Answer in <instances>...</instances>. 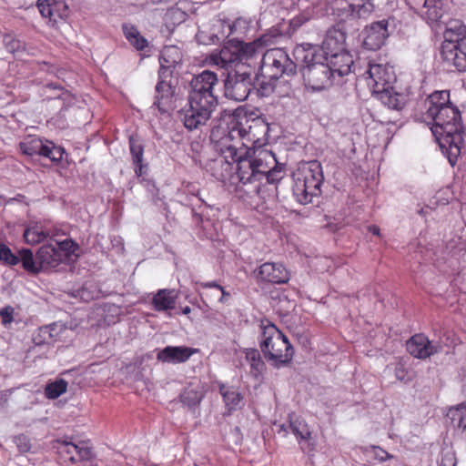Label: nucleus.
Wrapping results in <instances>:
<instances>
[{
	"instance_id": "473e14b6",
	"label": "nucleus",
	"mask_w": 466,
	"mask_h": 466,
	"mask_svg": "<svg viewBox=\"0 0 466 466\" xmlns=\"http://www.w3.org/2000/svg\"><path fill=\"white\" fill-rule=\"evenodd\" d=\"M67 381L60 379L46 385L45 394L48 399H56L67 390Z\"/></svg>"
},
{
	"instance_id": "393cba45",
	"label": "nucleus",
	"mask_w": 466,
	"mask_h": 466,
	"mask_svg": "<svg viewBox=\"0 0 466 466\" xmlns=\"http://www.w3.org/2000/svg\"><path fill=\"white\" fill-rule=\"evenodd\" d=\"M176 298L174 289H160L153 297L152 304L157 311L172 309L176 305Z\"/></svg>"
},
{
	"instance_id": "f704fd0d",
	"label": "nucleus",
	"mask_w": 466,
	"mask_h": 466,
	"mask_svg": "<svg viewBox=\"0 0 466 466\" xmlns=\"http://www.w3.org/2000/svg\"><path fill=\"white\" fill-rule=\"evenodd\" d=\"M451 419L457 422V426L463 430L466 429V402L461 403L456 408L451 409Z\"/></svg>"
},
{
	"instance_id": "58836bf2",
	"label": "nucleus",
	"mask_w": 466,
	"mask_h": 466,
	"mask_svg": "<svg viewBox=\"0 0 466 466\" xmlns=\"http://www.w3.org/2000/svg\"><path fill=\"white\" fill-rule=\"evenodd\" d=\"M129 144H130V152L132 155L133 162L136 165L139 166V168L141 169V162L143 159V152H144L143 147L133 137H130Z\"/></svg>"
},
{
	"instance_id": "bb28decb",
	"label": "nucleus",
	"mask_w": 466,
	"mask_h": 466,
	"mask_svg": "<svg viewBox=\"0 0 466 466\" xmlns=\"http://www.w3.org/2000/svg\"><path fill=\"white\" fill-rule=\"evenodd\" d=\"M289 428L300 443L310 444L311 432L304 420L300 418H290Z\"/></svg>"
},
{
	"instance_id": "79ce46f5",
	"label": "nucleus",
	"mask_w": 466,
	"mask_h": 466,
	"mask_svg": "<svg viewBox=\"0 0 466 466\" xmlns=\"http://www.w3.org/2000/svg\"><path fill=\"white\" fill-rule=\"evenodd\" d=\"M14 309L12 307H5L0 310L2 323L7 325L13 321Z\"/></svg>"
},
{
	"instance_id": "13d9d810",
	"label": "nucleus",
	"mask_w": 466,
	"mask_h": 466,
	"mask_svg": "<svg viewBox=\"0 0 466 466\" xmlns=\"http://www.w3.org/2000/svg\"><path fill=\"white\" fill-rule=\"evenodd\" d=\"M46 88H48V89H57V87L56 86H54L53 84L47 85Z\"/></svg>"
},
{
	"instance_id": "20e7f679",
	"label": "nucleus",
	"mask_w": 466,
	"mask_h": 466,
	"mask_svg": "<svg viewBox=\"0 0 466 466\" xmlns=\"http://www.w3.org/2000/svg\"><path fill=\"white\" fill-rule=\"evenodd\" d=\"M261 329L260 348L265 358L276 367L288 364L293 358L294 350L287 337L268 320L261 322Z\"/></svg>"
},
{
	"instance_id": "c756f323",
	"label": "nucleus",
	"mask_w": 466,
	"mask_h": 466,
	"mask_svg": "<svg viewBox=\"0 0 466 466\" xmlns=\"http://www.w3.org/2000/svg\"><path fill=\"white\" fill-rule=\"evenodd\" d=\"M332 8L333 14L338 16L339 22L355 19L350 0H335Z\"/></svg>"
},
{
	"instance_id": "9b49d317",
	"label": "nucleus",
	"mask_w": 466,
	"mask_h": 466,
	"mask_svg": "<svg viewBox=\"0 0 466 466\" xmlns=\"http://www.w3.org/2000/svg\"><path fill=\"white\" fill-rule=\"evenodd\" d=\"M20 149L23 154L27 156L39 155L48 157L53 162H59L64 154V149L55 146L53 142L43 141L38 137H29L21 142Z\"/></svg>"
},
{
	"instance_id": "603ef678",
	"label": "nucleus",
	"mask_w": 466,
	"mask_h": 466,
	"mask_svg": "<svg viewBox=\"0 0 466 466\" xmlns=\"http://www.w3.org/2000/svg\"><path fill=\"white\" fill-rule=\"evenodd\" d=\"M242 24H245V21L242 19H237L231 25H229L230 33L233 34L237 31L238 26H240Z\"/></svg>"
},
{
	"instance_id": "de8ad7c7",
	"label": "nucleus",
	"mask_w": 466,
	"mask_h": 466,
	"mask_svg": "<svg viewBox=\"0 0 466 466\" xmlns=\"http://www.w3.org/2000/svg\"><path fill=\"white\" fill-rule=\"evenodd\" d=\"M395 375L398 380L401 381H409L410 378L408 376L407 371L405 370L402 365H397L395 369Z\"/></svg>"
},
{
	"instance_id": "0eeeda50",
	"label": "nucleus",
	"mask_w": 466,
	"mask_h": 466,
	"mask_svg": "<svg viewBox=\"0 0 466 466\" xmlns=\"http://www.w3.org/2000/svg\"><path fill=\"white\" fill-rule=\"evenodd\" d=\"M323 182L322 167L318 161L309 162L297 175L293 194L301 204L311 202L312 198L320 194Z\"/></svg>"
},
{
	"instance_id": "a878e982",
	"label": "nucleus",
	"mask_w": 466,
	"mask_h": 466,
	"mask_svg": "<svg viewBox=\"0 0 466 466\" xmlns=\"http://www.w3.org/2000/svg\"><path fill=\"white\" fill-rule=\"evenodd\" d=\"M245 358L249 364L251 376L258 378L265 370V363L259 351L255 349H247L245 350Z\"/></svg>"
},
{
	"instance_id": "864d4df0",
	"label": "nucleus",
	"mask_w": 466,
	"mask_h": 466,
	"mask_svg": "<svg viewBox=\"0 0 466 466\" xmlns=\"http://www.w3.org/2000/svg\"><path fill=\"white\" fill-rule=\"evenodd\" d=\"M376 456L380 460V461H385L387 458H390V456L384 451L382 450H379L378 452H376Z\"/></svg>"
},
{
	"instance_id": "f257e3e1",
	"label": "nucleus",
	"mask_w": 466,
	"mask_h": 466,
	"mask_svg": "<svg viewBox=\"0 0 466 466\" xmlns=\"http://www.w3.org/2000/svg\"><path fill=\"white\" fill-rule=\"evenodd\" d=\"M267 127L255 118L246 116L232 118L228 129L214 127L210 139L214 149L221 156L215 165L224 167L218 178H226L231 172V165L237 164V176L243 184L266 178L276 183L283 178V167L278 164L275 155L262 148Z\"/></svg>"
},
{
	"instance_id": "e433bc0d",
	"label": "nucleus",
	"mask_w": 466,
	"mask_h": 466,
	"mask_svg": "<svg viewBox=\"0 0 466 466\" xmlns=\"http://www.w3.org/2000/svg\"><path fill=\"white\" fill-rule=\"evenodd\" d=\"M187 14L178 7H171L165 14V21L167 25H175L185 21Z\"/></svg>"
},
{
	"instance_id": "412c9836",
	"label": "nucleus",
	"mask_w": 466,
	"mask_h": 466,
	"mask_svg": "<svg viewBox=\"0 0 466 466\" xmlns=\"http://www.w3.org/2000/svg\"><path fill=\"white\" fill-rule=\"evenodd\" d=\"M324 58L327 61L326 63L329 64L332 74L334 75V73H338L340 76L348 75L354 63L352 56L347 51V49L336 53L328 58Z\"/></svg>"
},
{
	"instance_id": "b1692460",
	"label": "nucleus",
	"mask_w": 466,
	"mask_h": 466,
	"mask_svg": "<svg viewBox=\"0 0 466 466\" xmlns=\"http://www.w3.org/2000/svg\"><path fill=\"white\" fill-rule=\"evenodd\" d=\"M376 95L382 104L391 109L400 110L406 104V96L396 92L391 86Z\"/></svg>"
},
{
	"instance_id": "ddd939ff",
	"label": "nucleus",
	"mask_w": 466,
	"mask_h": 466,
	"mask_svg": "<svg viewBox=\"0 0 466 466\" xmlns=\"http://www.w3.org/2000/svg\"><path fill=\"white\" fill-rule=\"evenodd\" d=\"M368 85L374 94L389 88L395 81V76L392 68L382 64H370Z\"/></svg>"
},
{
	"instance_id": "f03ea898",
	"label": "nucleus",
	"mask_w": 466,
	"mask_h": 466,
	"mask_svg": "<svg viewBox=\"0 0 466 466\" xmlns=\"http://www.w3.org/2000/svg\"><path fill=\"white\" fill-rule=\"evenodd\" d=\"M426 118L431 119V130L449 162L454 166L463 144L462 126L459 110L450 103L447 90L436 91L427 98Z\"/></svg>"
},
{
	"instance_id": "6e6552de",
	"label": "nucleus",
	"mask_w": 466,
	"mask_h": 466,
	"mask_svg": "<svg viewBox=\"0 0 466 466\" xmlns=\"http://www.w3.org/2000/svg\"><path fill=\"white\" fill-rule=\"evenodd\" d=\"M218 86L217 74L205 70L195 76L190 82L188 99L217 106L218 99L215 94L216 86Z\"/></svg>"
},
{
	"instance_id": "5fc2aeb1",
	"label": "nucleus",
	"mask_w": 466,
	"mask_h": 466,
	"mask_svg": "<svg viewBox=\"0 0 466 466\" xmlns=\"http://www.w3.org/2000/svg\"><path fill=\"white\" fill-rule=\"evenodd\" d=\"M369 230L374 235H380V228L377 226H370Z\"/></svg>"
},
{
	"instance_id": "f3484780",
	"label": "nucleus",
	"mask_w": 466,
	"mask_h": 466,
	"mask_svg": "<svg viewBox=\"0 0 466 466\" xmlns=\"http://www.w3.org/2000/svg\"><path fill=\"white\" fill-rule=\"evenodd\" d=\"M208 64L220 68L229 69L239 64L234 40L224 46L220 50L214 51L208 57Z\"/></svg>"
},
{
	"instance_id": "f8f14e48",
	"label": "nucleus",
	"mask_w": 466,
	"mask_h": 466,
	"mask_svg": "<svg viewBox=\"0 0 466 466\" xmlns=\"http://www.w3.org/2000/svg\"><path fill=\"white\" fill-rule=\"evenodd\" d=\"M251 86L250 73H228L224 84L225 96L236 101H244L248 98Z\"/></svg>"
},
{
	"instance_id": "c9c22d12",
	"label": "nucleus",
	"mask_w": 466,
	"mask_h": 466,
	"mask_svg": "<svg viewBox=\"0 0 466 466\" xmlns=\"http://www.w3.org/2000/svg\"><path fill=\"white\" fill-rule=\"evenodd\" d=\"M202 393L195 389H186L181 394V401L189 408L198 405L202 400Z\"/></svg>"
},
{
	"instance_id": "4468645a",
	"label": "nucleus",
	"mask_w": 466,
	"mask_h": 466,
	"mask_svg": "<svg viewBox=\"0 0 466 466\" xmlns=\"http://www.w3.org/2000/svg\"><path fill=\"white\" fill-rule=\"evenodd\" d=\"M439 342L431 341L423 334H416L407 341V350L410 355L417 359L429 358L441 350Z\"/></svg>"
},
{
	"instance_id": "7ed1b4c3",
	"label": "nucleus",
	"mask_w": 466,
	"mask_h": 466,
	"mask_svg": "<svg viewBox=\"0 0 466 466\" xmlns=\"http://www.w3.org/2000/svg\"><path fill=\"white\" fill-rule=\"evenodd\" d=\"M295 54L296 59L302 63L300 71L308 88L321 91L332 85V71L329 64L322 62L323 55L315 47H298Z\"/></svg>"
},
{
	"instance_id": "5701e85b",
	"label": "nucleus",
	"mask_w": 466,
	"mask_h": 466,
	"mask_svg": "<svg viewBox=\"0 0 466 466\" xmlns=\"http://www.w3.org/2000/svg\"><path fill=\"white\" fill-rule=\"evenodd\" d=\"M237 55L239 56V63L247 62L263 52V42L257 39L253 42L245 43L243 41L234 40Z\"/></svg>"
},
{
	"instance_id": "49530a36",
	"label": "nucleus",
	"mask_w": 466,
	"mask_h": 466,
	"mask_svg": "<svg viewBox=\"0 0 466 466\" xmlns=\"http://www.w3.org/2000/svg\"><path fill=\"white\" fill-rule=\"evenodd\" d=\"M57 244V250H60L62 254L63 251L74 252L73 247L75 246V243L71 239H66L58 242Z\"/></svg>"
},
{
	"instance_id": "6e6d98bb",
	"label": "nucleus",
	"mask_w": 466,
	"mask_h": 466,
	"mask_svg": "<svg viewBox=\"0 0 466 466\" xmlns=\"http://www.w3.org/2000/svg\"><path fill=\"white\" fill-rule=\"evenodd\" d=\"M196 38L198 39V41L201 44H207V42L205 41V39L203 38L202 36V33L201 32H198L197 35H196Z\"/></svg>"
},
{
	"instance_id": "2f4dec72",
	"label": "nucleus",
	"mask_w": 466,
	"mask_h": 466,
	"mask_svg": "<svg viewBox=\"0 0 466 466\" xmlns=\"http://www.w3.org/2000/svg\"><path fill=\"white\" fill-rule=\"evenodd\" d=\"M220 393L224 399L226 405L230 410L237 409L242 400L241 394L232 387H226L222 385L220 387Z\"/></svg>"
},
{
	"instance_id": "7c9ffc66",
	"label": "nucleus",
	"mask_w": 466,
	"mask_h": 466,
	"mask_svg": "<svg viewBox=\"0 0 466 466\" xmlns=\"http://www.w3.org/2000/svg\"><path fill=\"white\" fill-rule=\"evenodd\" d=\"M355 19L365 18L374 10L372 0H350Z\"/></svg>"
},
{
	"instance_id": "37998d69",
	"label": "nucleus",
	"mask_w": 466,
	"mask_h": 466,
	"mask_svg": "<svg viewBox=\"0 0 466 466\" xmlns=\"http://www.w3.org/2000/svg\"><path fill=\"white\" fill-rule=\"evenodd\" d=\"M202 287H204V288H215L218 291H220L221 292V297L219 298V301L220 302H225L226 301V298L229 297V293L225 291V289L220 285L217 284L216 282L203 283Z\"/></svg>"
},
{
	"instance_id": "8fccbe9b",
	"label": "nucleus",
	"mask_w": 466,
	"mask_h": 466,
	"mask_svg": "<svg viewBox=\"0 0 466 466\" xmlns=\"http://www.w3.org/2000/svg\"><path fill=\"white\" fill-rule=\"evenodd\" d=\"M59 91H60V94H58L56 96V99H59L64 102H66L68 105L74 101V97L72 96V95L69 92L62 90L60 88H59Z\"/></svg>"
},
{
	"instance_id": "a18cd8bd",
	"label": "nucleus",
	"mask_w": 466,
	"mask_h": 466,
	"mask_svg": "<svg viewBox=\"0 0 466 466\" xmlns=\"http://www.w3.org/2000/svg\"><path fill=\"white\" fill-rule=\"evenodd\" d=\"M5 41L6 48L10 53L15 54L19 51V48L21 46V43L19 40L10 39L9 41H7V38H5Z\"/></svg>"
},
{
	"instance_id": "aec40b11",
	"label": "nucleus",
	"mask_w": 466,
	"mask_h": 466,
	"mask_svg": "<svg viewBox=\"0 0 466 466\" xmlns=\"http://www.w3.org/2000/svg\"><path fill=\"white\" fill-rule=\"evenodd\" d=\"M257 275L262 281L276 284L286 283L289 279V272L284 266L273 262L262 264L258 268Z\"/></svg>"
},
{
	"instance_id": "423d86ee",
	"label": "nucleus",
	"mask_w": 466,
	"mask_h": 466,
	"mask_svg": "<svg viewBox=\"0 0 466 466\" xmlns=\"http://www.w3.org/2000/svg\"><path fill=\"white\" fill-rule=\"evenodd\" d=\"M182 54L180 49L176 46H165L160 55V70L159 81L156 86V100L154 105L160 111H164L173 96L171 85L167 81L171 76L172 70L181 62Z\"/></svg>"
},
{
	"instance_id": "1a4fd4ad",
	"label": "nucleus",
	"mask_w": 466,
	"mask_h": 466,
	"mask_svg": "<svg viewBox=\"0 0 466 466\" xmlns=\"http://www.w3.org/2000/svg\"><path fill=\"white\" fill-rule=\"evenodd\" d=\"M261 70L270 79H279L283 74H294L296 66L283 49L273 48L264 53Z\"/></svg>"
},
{
	"instance_id": "4d7b16f0",
	"label": "nucleus",
	"mask_w": 466,
	"mask_h": 466,
	"mask_svg": "<svg viewBox=\"0 0 466 466\" xmlns=\"http://www.w3.org/2000/svg\"><path fill=\"white\" fill-rule=\"evenodd\" d=\"M191 311L190 308L188 306L185 307L182 310L184 314H188Z\"/></svg>"
},
{
	"instance_id": "2eb2a0df",
	"label": "nucleus",
	"mask_w": 466,
	"mask_h": 466,
	"mask_svg": "<svg viewBox=\"0 0 466 466\" xmlns=\"http://www.w3.org/2000/svg\"><path fill=\"white\" fill-rule=\"evenodd\" d=\"M388 35L386 20L371 23L364 29L363 46L369 50H377L383 46Z\"/></svg>"
},
{
	"instance_id": "3c124183",
	"label": "nucleus",
	"mask_w": 466,
	"mask_h": 466,
	"mask_svg": "<svg viewBox=\"0 0 466 466\" xmlns=\"http://www.w3.org/2000/svg\"><path fill=\"white\" fill-rule=\"evenodd\" d=\"M274 86L270 83H262L260 85V91L263 96L268 95L270 92H273Z\"/></svg>"
},
{
	"instance_id": "6ab92c4d",
	"label": "nucleus",
	"mask_w": 466,
	"mask_h": 466,
	"mask_svg": "<svg viewBox=\"0 0 466 466\" xmlns=\"http://www.w3.org/2000/svg\"><path fill=\"white\" fill-rule=\"evenodd\" d=\"M198 351V349L186 346H167L158 351L157 359L165 363H183Z\"/></svg>"
},
{
	"instance_id": "cd10ccee",
	"label": "nucleus",
	"mask_w": 466,
	"mask_h": 466,
	"mask_svg": "<svg viewBox=\"0 0 466 466\" xmlns=\"http://www.w3.org/2000/svg\"><path fill=\"white\" fill-rule=\"evenodd\" d=\"M122 28L126 38L137 50H144L148 46L147 40L140 35L135 25L124 24Z\"/></svg>"
},
{
	"instance_id": "ea45409f",
	"label": "nucleus",
	"mask_w": 466,
	"mask_h": 466,
	"mask_svg": "<svg viewBox=\"0 0 466 466\" xmlns=\"http://www.w3.org/2000/svg\"><path fill=\"white\" fill-rule=\"evenodd\" d=\"M0 260L8 265H16L19 262V258L15 256L5 245L0 244Z\"/></svg>"
},
{
	"instance_id": "dca6fc26",
	"label": "nucleus",
	"mask_w": 466,
	"mask_h": 466,
	"mask_svg": "<svg viewBox=\"0 0 466 466\" xmlns=\"http://www.w3.org/2000/svg\"><path fill=\"white\" fill-rule=\"evenodd\" d=\"M56 449L61 456L67 457L72 462L77 460L89 461L93 458L92 449L86 441L75 444L67 441H57Z\"/></svg>"
},
{
	"instance_id": "a211bd4d",
	"label": "nucleus",
	"mask_w": 466,
	"mask_h": 466,
	"mask_svg": "<svg viewBox=\"0 0 466 466\" xmlns=\"http://www.w3.org/2000/svg\"><path fill=\"white\" fill-rule=\"evenodd\" d=\"M346 32L339 27H332L326 33L322 42V51L325 57L341 52L346 49Z\"/></svg>"
},
{
	"instance_id": "4c0bfd02",
	"label": "nucleus",
	"mask_w": 466,
	"mask_h": 466,
	"mask_svg": "<svg viewBox=\"0 0 466 466\" xmlns=\"http://www.w3.org/2000/svg\"><path fill=\"white\" fill-rule=\"evenodd\" d=\"M19 260H21L24 268L28 271L37 272L40 270L39 265L36 266L30 249H23L20 253Z\"/></svg>"
},
{
	"instance_id": "39448f33",
	"label": "nucleus",
	"mask_w": 466,
	"mask_h": 466,
	"mask_svg": "<svg viewBox=\"0 0 466 466\" xmlns=\"http://www.w3.org/2000/svg\"><path fill=\"white\" fill-rule=\"evenodd\" d=\"M441 55L442 59L459 71H466V25L451 22L444 33Z\"/></svg>"
},
{
	"instance_id": "09e8293b",
	"label": "nucleus",
	"mask_w": 466,
	"mask_h": 466,
	"mask_svg": "<svg viewBox=\"0 0 466 466\" xmlns=\"http://www.w3.org/2000/svg\"><path fill=\"white\" fill-rule=\"evenodd\" d=\"M63 5L60 3H52V17H49V21L56 23L57 18H61L62 15L59 12V7Z\"/></svg>"
},
{
	"instance_id": "c03bdc74",
	"label": "nucleus",
	"mask_w": 466,
	"mask_h": 466,
	"mask_svg": "<svg viewBox=\"0 0 466 466\" xmlns=\"http://www.w3.org/2000/svg\"><path fill=\"white\" fill-rule=\"evenodd\" d=\"M16 444L21 452H27L31 449L29 441L25 436L20 435L16 438Z\"/></svg>"
},
{
	"instance_id": "72a5a7b5",
	"label": "nucleus",
	"mask_w": 466,
	"mask_h": 466,
	"mask_svg": "<svg viewBox=\"0 0 466 466\" xmlns=\"http://www.w3.org/2000/svg\"><path fill=\"white\" fill-rule=\"evenodd\" d=\"M47 237V234L38 226L31 227L25 229L24 238L28 244H38Z\"/></svg>"
},
{
	"instance_id": "a19ab883",
	"label": "nucleus",
	"mask_w": 466,
	"mask_h": 466,
	"mask_svg": "<svg viewBox=\"0 0 466 466\" xmlns=\"http://www.w3.org/2000/svg\"><path fill=\"white\" fill-rule=\"evenodd\" d=\"M37 7L43 17L48 19L52 17V3L50 0H38Z\"/></svg>"
},
{
	"instance_id": "9d476101",
	"label": "nucleus",
	"mask_w": 466,
	"mask_h": 466,
	"mask_svg": "<svg viewBox=\"0 0 466 466\" xmlns=\"http://www.w3.org/2000/svg\"><path fill=\"white\" fill-rule=\"evenodd\" d=\"M217 106L188 99V107L181 112V120L188 130L198 129L210 119Z\"/></svg>"
},
{
	"instance_id": "c85d7f7f",
	"label": "nucleus",
	"mask_w": 466,
	"mask_h": 466,
	"mask_svg": "<svg viewBox=\"0 0 466 466\" xmlns=\"http://www.w3.org/2000/svg\"><path fill=\"white\" fill-rule=\"evenodd\" d=\"M441 0H424L423 8H425V18L430 23L438 22L443 15V6Z\"/></svg>"
},
{
	"instance_id": "4be33fe9",
	"label": "nucleus",
	"mask_w": 466,
	"mask_h": 466,
	"mask_svg": "<svg viewBox=\"0 0 466 466\" xmlns=\"http://www.w3.org/2000/svg\"><path fill=\"white\" fill-rule=\"evenodd\" d=\"M64 255L52 245L41 247L36 253V263L40 269H47L56 267L62 260Z\"/></svg>"
},
{
	"instance_id": "bf43d9fd",
	"label": "nucleus",
	"mask_w": 466,
	"mask_h": 466,
	"mask_svg": "<svg viewBox=\"0 0 466 466\" xmlns=\"http://www.w3.org/2000/svg\"><path fill=\"white\" fill-rule=\"evenodd\" d=\"M1 198H2L0 197V199H1Z\"/></svg>"
}]
</instances>
